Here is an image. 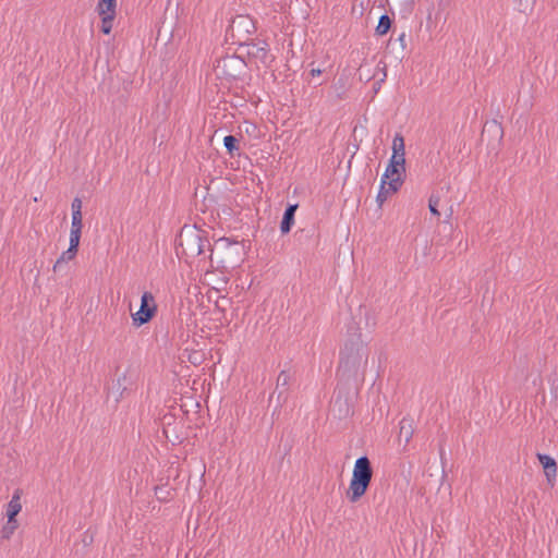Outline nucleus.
I'll use <instances>...</instances> for the list:
<instances>
[{
  "label": "nucleus",
  "mask_w": 558,
  "mask_h": 558,
  "mask_svg": "<svg viewBox=\"0 0 558 558\" xmlns=\"http://www.w3.org/2000/svg\"><path fill=\"white\" fill-rule=\"evenodd\" d=\"M223 145L231 157L240 156V141L234 135H227Z\"/></svg>",
  "instance_id": "18"
},
{
  "label": "nucleus",
  "mask_w": 558,
  "mask_h": 558,
  "mask_svg": "<svg viewBox=\"0 0 558 558\" xmlns=\"http://www.w3.org/2000/svg\"><path fill=\"white\" fill-rule=\"evenodd\" d=\"M16 519H8L7 524L2 527L1 537L9 539L17 529Z\"/></svg>",
  "instance_id": "24"
},
{
  "label": "nucleus",
  "mask_w": 558,
  "mask_h": 558,
  "mask_svg": "<svg viewBox=\"0 0 558 558\" xmlns=\"http://www.w3.org/2000/svg\"><path fill=\"white\" fill-rule=\"evenodd\" d=\"M255 21L248 14L235 15L227 28L226 40L231 45L244 46L256 33Z\"/></svg>",
  "instance_id": "4"
},
{
  "label": "nucleus",
  "mask_w": 558,
  "mask_h": 558,
  "mask_svg": "<svg viewBox=\"0 0 558 558\" xmlns=\"http://www.w3.org/2000/svg\"><path fill=\"white\" fill-rule=\"evenodd\" d=\"M332 412L337 413L339 418L349 416L352 411L348 402V398H342L340 395H338L332 403Z\"/></svg>",
  "instance_id": "14"
},
{
  "label": "nucleus",
  "mask_w": 558,
  "mask_h": 558,
  "mask_svg": "<svg viewBox=\"0 0 558 558\" xmlns=\"http://www.w3.org/2000/svg\"><path fill=\"white\" fill-rule=\"evenodd\" d=\"M117 0H99L96 11L98 14L102 13H113L116 14Z\"/></svg>",
  "instance_id": "21"
},
{
  "label": "nucleus",
  "mask_w": 558,
  "mask_h": 558,
  "mask_svg": "<svg viewBox=\"0 0 558 558\" xmlns=\"http://www.w3.org/2000/svg\"><path fill=\"white\" fill-rule=\"evenodd\" d=\"M100 17H101V26H100V31L106 34V35H109L111 33V29H112V24H113V21H114V17H116V14L113 13H102V14H99Z\"/></svg>",
  "instance_id": "22"
},
{
  "label": "nucleus",
  "mask_w": 558,
  "mask_h": 558,
  "mask_svg": "<svg viewBox=\"0 0 558 558\" xmlns=\"http://www.w3.org/2000/svg\"><path fill=\"white\" fill-rule=\"evenodd\" d=\"M368 355V344L362 339L360 326L354 322L349 324L343 345L339 351L337 378L343 383L357 379L363 381Z\"/></svg>",
  "instance_id": "1"
},
{
  "label": "nucleus",
  "mask_w": 558,
  "mask_h": 558,
  "mask_svg": "<svg viewBox=\"0 0 558 558\" xmlns=\"http://www.w3.org/2000/svg\"><path fill=\"white\" fill-rule=\"evenodd\" d=\"M537 460L542 464L546 478L549 484L554 485V482L556 480V473H557V463L554 458L550 456H547L545 453H537L536 454Z\"/></svg>",
  "instance_id": "11"
},
{
  "label": "nucleus",
  "mask_w": 558,
  "mask_h": 558,
  "mask_svg": "<svg viewBox=\"0 0 558 558\" xmlns=\"http://www.w3.org/2000/svg\"><path fill=\"white\" fill-rule=\"evenodd\" d=\"M400 466V470H401V473L404 475L405 480L409 482L410 477H411V463L409 462L408 464L405 462H400L399 464Z\"/></svg>",
  "instance_id": "29"
},
{
  "label": "nucleus",
  "mask_w": 558,
  "mask_h": 558,
  "mask_svg": "<svg viewBox=\"0 0 558 558\" xmlns=\"http://www.w3.org/2000/svg\"><path fill=\"white\" fill-rule=\"evenodd\" d=\"M133 385L134 384L131 377L128 375V372L119 376L111 390V395L113 396L114 401L119 402L125 397V395H129L133 389Z\"/></svg>",
  "instance_id": "9"
},
{
  "label": "nucleus",
  "mask_w": 558,
  "mask_h": 558,
  "mask_svg": "<svg viewBox=\"0 0 558 558\" xmlns=\"http://www.w3.org/2000/svg\"><path fill=\"white\" fill-rule=\"evenodd\" d=\"M209 252L208 258L213 263L214 247L207 236V233L197 229H183L178 239L177 253L186 257H197L206 255Z\"/></svg>",
  "instance_id": "2"
},
{
  "label": "nucleus",
  "mask_w": 558,
  "mask_h": 558,
  "mask_svg": "<svg viewBox=\"0 0 558 558\" xmlns=\"http://www.w3.org/2000/svg\"><path fill=\"white\" fill-rule=\"evenodd\" d=\"M440 197L437 194H432L428 199V208L432 215L439 217L440 213L438 210Z\"/></svg>",
  "instance_id": "27"
},
{
  "label": "nucleus",
  "mask_w": 558,
  "mask_h": 558,
  "mask_svg": "<svg viewBox=\"0 0 558 558\" xmlns=\"http://www.w3.org/2000/svg\"><path fill=\"white\" fill-rule=\"evenodd\" d=\"M404 38H405V34L402 33L398 36V38L396 40L392 41V39H390L388 41V45H387V49H395L397 48V50L399 51V53L403 52V50L405 49V41H404Z\"/></svg>",
  "instance_id": "25"
},
{
  "label": "nucleus",
  "mask_w": 558,
  "mask_h": 558,
  "mask_svg": "<svg viewBox=\"0 0 558 558\" xmlns=\"http://www.w3.org/2000/svg\"><path fill=\"white\" fill-rule=\"evenodd\" d=\"M405 150H404V138L400 133H397L392 141V156L393 158H398L402 161L405 160Z\"/></svg>",
  "instance_id": "17"
},
{
  "label": "nucleus",
  "mask_w": 558,
  "mask_h": 558,
  "mask_svg": "<svg viewBox=\"0 0 558 558\" xmlns=\"http://www.w3.org/2000/svg\"><path fill=\"white\" fill-rule=\"evenodd\" d=\"M536 0H518V10L522 13L527 14L532 12Z\"/></svg>",
  "instance_id": "28"
},
{
  "label": "nucleus",
  "mask_w": 558,
  "mask_h": 558,
  "mask_svg": "<svg viewBox=\"0 0 558 558\" xmlns=\"http://www.w3.org/2000/svg\"><path fill=\"white\" fill-rule=\"evenodd\" d=\"M413 433V420L410 417H403L400 422L399 438H403L405 444H408L412 438Z\"/></svg>",
  "instance_id": "16"
},
{
  "label": "nucleus",
  "mask_w": 558,
  "mask_h": 558,
  "mask_svg": "<svg viewBox=\"0 0 558 558\" xmlns=\"http://www.w3.org/2000/svg\"><path fill=\"white\" fill-rule=\"evenodd\" d=\"M157 313V304L151 292L145 291L141 298V306L137 312L132 313V322L135 327L149 323Z\"/></svg>",
  "instance_id": "6"
},
{
  "label": "nucleus",
  "mask_w": 558,
  "mask_h": 558,
  "mask_svg": "<svg viewBox=\"0 0 558 558\" xmlns=\"http://www.w3.org/2000/svg\"><path fill=\"white\" fill-rule=\"evenodd\" d=\"M82 215L72 214V223L70 232V252L78 251L80 240L82 234Z\"/></svg>",
  "instance_id": "10"
},
{
  "label": "nucleus",
  "mask_w": 558,
  "mask_h": 558,
  "mask_svg": "<svg viewBox=\"0 0 558 558\" xmlns=\"http://www.w3.org/2000/svg\"><path fill=\"white\" fill-rule=\"evenodd\" d=\"M244 46L248 47L247 56L250 58L255 59L266 68L270 66L275 58L270 53L269 45L265 40L252 39L251 41H248V44H245Z\"/></svg>",
  "instance_id": "8"
},
{
  "label": "nucleus",
  "mask_w": 558,
  "mask_h": 558,
  "mask_svg": "<svg viewBox=\"0 0 558 558\" xmlns=\"http://www.w3.org/2000/svg\"><path fill=\"white\" fill-rule=\"evenodd\" d=\"M77 254V251L71 253L70 247L61 254V256L57 259L56 264L53 265V270L57 271L63 263L69 262L73 259Z\"/></svg>",
  "instance_id": "26"
},
{
  "label": "nucleus",
  "mask_w": 558,
  "mask_h": 558,
  "mask_svg": "<svg viewBox=\"0 0 558 558\" xmlns=\"http://www.w3.org/2000/svg\"><path fill=\"white\" fill-rule=\"evenodd\" d=\"M226 260L223 258H221L220 260L217 262V268L219 267H226Z\"/></svg>",
  "instance_id": "32"
},
{
  "label": "nucleus",
  "mask_w": 558,
  "mask_h": 558,
  "mask_svg": "<svg viewBox=\"0 0 558 558\" xmlns=\"http://www.w3.org/2000/svg\"><path fill=\"white\" fill-rule=\"evenodd\" d=\"M21 494H22V490L21 489H16L10 500V502L8 504V509H7V517L8 519H16V515L20 513L21 509H22V505H21Z\"/></svg>",
  "instance_id": "15"
},
{
  "label": "nucleus",
  "mask_w": 558,
  "mask_h": 558,
  "mask_svg": "<svg viewBox=\"0 0 558 558\" xmlns=\"http://www.w3.org/2000/svg\"><path fill=\"white\" fill-rule=\"evenodd\" d=\"M215 70L228 81H243L247 74V64L243 58L231 54L218 59Z\"/></svg>",
  "instance_id": "5"
},
{
  "label": "nucleus",
  "mask_w": 558,
  "mask_h": 558,
  "mask_svg": "<svg viewBox=\"0 0 558 558\" xmlns=\"http://www.w3.org/2000/svg\"><path fill=\"white\" fill-rule=\"evenodd\" d=\"M197 360H198L197 357H193V359H192V356H190V361H191L193 364H196V363H197Z\"/></svg>",
  "instance_id": "34"
},
{
  "label": "nucleus",
  "mask_w": 558,
  "mask_h": 558,
  "mask_svg": "<svg viewBox=\"0 0 558 558\" xmlns=\"http://www.w3.org/2000/svg\"><path fill=\"white\" fill-rule=\"evenodd\" d=\"M219 242L225 243L227 246L236 245V243H229L226 239H220Z\"/></svg>",
  "instance_id": "33"
},
{
  "label": "nucleus",
  "mask_w": 558,
  "mask_h": 558,
  "mask_svg": "<svg viewBox=\"0 0 558 558\" xmlns=\"http://www.w3.org/2000/svg\"><path fill=\"white\" fill-rule=\"evenodd\" d=\"M291 376L289 372L281 371L277 378V386L275 391L270 396V400L272 399L274 395L278 392L277 400L279 405H281V398H283V401H286V397L283 396L284 392L288 390V386L290 384Z\"/></svg>",
  "instance_id": "12"
},
{
  "label": "nucleus",
  "mask_w": 558,
  "mask_h": 558,
  "mask_svg": "<svg viewBox=\"0 0 558 558\" xmlns=\"http://www.w3.org/2000/svg\"><path fill=\"white\" fill-rule=\"evenodd\" d=\"M405 160L391 157L381 180L388 181L391 191H399L404 182Z\"/></svg>",
  "instance_id": "7"
},
{
  "label": "nucleus",
  "mask_w": 558,
  "mask_h": 558,
  "mask_svg": "<svg viewBox=\"0 0 558 558\" xmlns=\"http://www.w3.org/2000/svg\"><path fill=\"white\" fill-rule=\"evenodd\" d=\"M173 489L168 485H161L155 487V496L160 501H168L172 498Z\"/></svg>",
  "instance_id": "23"
},
{
  "label": "nucleus",
  "mask_w": 558,
  "mask_h": 558,
  "mask_svg": "<svg viewBox=\"0 0 558 558\" xmlns=\"http://www.w3.org/2000/svg\"><path fill=\"white\" fill-rule=\"evenodd\" d=\"M320 74H322V70L320 69H312L310 71V75L313 76V77L317 76V75H320Z\"/></svg>",
  "instance_id": "31"
},
{
  "label": "nucleus",
  "mask_w": 558,
  "mask_h": 558,
  "mask_svg": "<svg viewBox=\"0 0 558 558\" xmlns=\"http://www.w3.org/2000/svg\"><path fill=\"white\" fill-rule=\"evenodd\" d=\"M373 475L374 469L368 457L362 456L357 458L353 466L349 488L345 493V497L350 502H357L366 494Z\"/></svg>",
  "instance_id": "3"
},
{
  "label": "nucleus",
  "mask_w": 558,
  "mask_h": 558,
  "mask_svg": "<svg viewBox=\"0 0 558 558\" xmlns=\"http://www.w3.org/2000/svg\"><path fill=\"white\" fill-rule=\"evenodd\" d=\"M398 191H391L390 185H388V181L380 180L379 192L376 196V202L379 207L387 201L388 196L392 193H397Z\"/></svg>",
  "instance_id": "20"
},
{
  "label": "nucleus",
  "mask_w": 558,
  "mask_h": 558,
  "mask_svg": "<svg viewBox=\"0 0 558 558\" xmlns=\"http://www.w3.org/2000/svg\"><path fill=\"white\" fill-rule=\"evenodd\" d=\"M392 23H393V21L388 14H386V13L383 14L379 17L378 24L375 28L376 35H378V36L386 35L391 29Z\"/></svg>",
  "instance_id": "19"
},
{
  "label": "nucleus",
  "mask_w": 558,
  "mask_h": 558,
  "mask_svg": "<svg viewBox=\"0 0 558 558\" xmlns=\"http://www.w3.org/2000/svg\"><path fill=\"white\" fill-rule=\"evenodd\" d=\"M72 214L82 215V201L78 197H75L71 205Z\"/></svg>",
  "instance_id": "30"
},
{
  "label": "nucleus",
  "mask_w": 558,
  "mask_h": 558,
  "mask_svg": "<svg viewBox=\"0 0 558 558\" xmlns=\"http://www.w3.org/2000/svg\"><path fill=\"white\" fill-rule=\"evenodd\" d=\"M296 209L298 204H289L284 209L283 217L280 223V231L282 234L289 233L292 226L294 225V216Z\"/></svg>",
  "instance_id": "13"
}]
</instances>
